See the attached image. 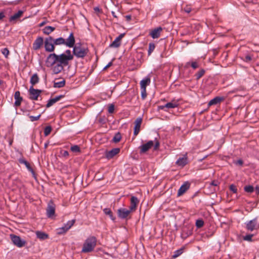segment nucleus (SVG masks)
I'll return each instance as SVG.
<instances>
[{
  "mask_svg": "<svg viewBox=\"0 0 259 259\" xmlns=\"http://www.w3.org/2000/svg\"><path fill=\"white\" fill-rule=\"evenodd\" d=\"M73 59V55L70 50H66L60 55L52 53L47 57L46 64L48 67H52L54 74L60 73L64 67L69 65V61Z\"/></svg>",
  "mask_w": 259,
  "mask_h": 259,
  "instance_id": "f257e3e1",
  "label": "nucleus"
},
{
  "mask_svg": "<svg viewBox=\"0 0 259 259\" xmlns=\"http://www.w3.org/2000/svg\"><path fill=\"white\" fill-rule=\"evenodd\" d=\"M97 245V239L95 236H90L84 241L81 250L82 253H89L93 251Z\"/></svg>",
  "mask_w": 259,
  "mask_h": 259,
  "instance_id": "f03ea898",
  "label": "nucleus"
},
{
  "mask_svg": "<svg viewBox=\"0 0 259 259\" xmlns=\"http://www.w3.org/2000/svg\"><path fill=\"white\" fill-rule=\"evenodd\" d=\"M73 48L72 54L78 58H83L89 51L87 47L82 46L80 43L76 44Z\"/></svg>",
  "mask_w": 259,
  "mask_h": 259,
  "instance_id": "7ed1b4c3",
  "label": "nucleus"
},
{
  "mask_svg": "<svg viewBox=\"0 0 259 259\" xmlns=\"http://www.w3.org/2000/svg\"><path fill=\"white\" fill-rule=\"evenodd\" d=\"M245 225V229L249 232L257 231L259 229V223L257 222V218L246 222Z\"/></svg>",
  "mask_w": 259,
  "mask_h": 259,
  "instance_id": "20e7f679",
  "label": "nucleus"
},
{
  "mask_svg": "<svg viewBox=\"0 0 259 259\" xmlns=\"http://www.w3.org/2000/svg\"><path fill=\"white\" fill-rule=\"evenodd\" d=\"M45 49L46 52H52L55 50L54 38L52 36L46 38L44 41Z\"/></svg>",
  "mask_w": 259,
  "mask_h": 259,
  "instance_id": "39448f33",
  "label": "nucleus"
},
{
  "mask_svg": "<svg viewBox=\"0 0 259 259\" xmlns=\"http://www.w3.org/2000/svg\"><path fill=\"white\" fill-rule=\"evenodd\" d=\"M75 222V220L68 221L64 226L57 229V233L58 234H63L66 232L74 225Z\"/></svg>",
  "mask_w": 259,
  "mask_h": 259,
  "instance_id": "423d86ee",
  "label": "nucleus"
},
{
  "mask_svg": "<svg viewBox=\"0 0 259 259\" xmlns=\"http://www.w3.org/2000/svg\"><path fill=\"white\" fill-rule=\"evenodd\" d=\"M55 204L53 201L51 200L48 203L46 209L47 215L49 218H53L55 213Z\"/></svg>",
  "mask_w": 259,
  "mask_h": 259,
  "instance_id": "0eeeda50",
  "label": "nucleus"
},
{
  "mask_svg": "<svg viewBox=\"0 0 259 259\" xmlns=\"http://www.w3.org/2000/svg\"><path fill=\"white\" fill-rule=\"evenodd\" d=\"M10 237L14 244L17 247H22L25 245L26 241L22 239L19 236L11 235Z\"/></svg>",
  "mask_w": 259,
  "mask_h": 259,
  "instance_id": "6e6552de",
  "label": "nucleus"
},
{
  "mask_svg": "<svg viewBox=\"0 0 259 259\" xmlns=\"http://www.w3.org/2000/svg\"><path fill=\"white\" fill-rule=\"evenodd\" d=\"M29 99L32 100H37L38 97L42 92V91L38 89H35L31 86L28 90Z\"/></svg>",
  "mask_w": 259,
  "mask_h": 259,
  "instance_id": "1a4fd4ad",
  "label": "nucleus"
},
{
  "mask_svg": "<svg viewBox=\"0 0 259 259\" xmlns=\"http://www.w3.org/2000/svg\"><path fill=\"white\" fill-rule=\"evenodd\" d=\"M131 212L132 211L130 209H127L124 208H119L117 209V213L118 218L121 219H125Z\"/></svg>",
  "mask_w": 259,
  "mask_h": 259,
  "instance_id": "9d476101",
  "label": "nucleus"
},
{
  "mask_svg": "<svg viewBox=\"0 0 259 259\" xmlns=\"http://www.w3.org/2000/svg\"><path fill=\"white\" fill-rule=\"evenodd\" d=\"M154 145V142L153 141H149L145 144L141 145L139 147L140 154L146 153Z\"/></svg>",
  "mask_w": 259,
  "mask_h": 259,
  "instance_id": "9b49d317",
  "label": "nucleus"
},
{
  "mask_svg": "<svg viewBox=\"0 0 259 259\" xmlns=\"http://www.w3.org/2000/svg\"><path fill=\"white\" fill-rule=\"evenodd\" d=\"M44 42V38L41 36L37 37L32 44L33 49L35 51L38 50L42 47Z\"/></svg>",
  "mask_w": 259,
  "mask_h": 259,
  "instance_id": "f8f14e48",
  "label": "nucleus"
},
{
  "mask_svg": "<svg viewBox=\"0 0 259 259\" xmlns=\"http://www.w3.org/2000/svg\"><path fill=\"white\" fill-rule=\"evenodd\" d=\"M75 40L73 33L71 32L66 40L65 39V45L68 47L72 48L75 45Z\"/></svg>",
  "mask_w": 259,
  "mask_h": 259,
  "instance_id": "ddd939ff",
  "label": "nucleus"
},
{
  "mask_svg": "<svg viewBox=\"0 0 259 259\" xmlns=\"http://www.w3.org/2000/svg\"><path fill=\"white\" fill-rule=\"evenodd\" d=\"M124 35V33H121L119 35H118L115 40L109 45L110 48H117L121 45V40L123 38Z\"/></svg>",
  "mask_w": 259,
  "mask_h": 259,
  "instance_id": "4468645a",
  "label": "nucleus"
},
{
  "mask_svg": "<svg viewBox=\"0 0 259 259\" xmlns=\"http://www.w3.org/2000/svg\"><path fill=\"white\" fill-rule=\"evenodd\" d=\"M188 162L187 154H185L183 157H179L176 162V164L180 167H184Z\"/></svg>",
  "mask_w": 259,
  "mask_h": 259,
  "instance_id": "2eb2a0df",
  "label": "nucleus"
},
{
  "mask_svg": "<svg viewBox=\"0 0 259 259\" xmlns=\"http://www.w3.org/2000/svg\"><path fill=\"white\" fill-rule=\"evenodd\" d=\"M190 184L188 182H185L180 187L178 191V196H180L183 195L190 188Z\"/></svg>",
  "mask_w": 259,
  "mask_h": 259,
  "instance_id": "dca6fc26",
  "label": "nucleus"
},
{
  "mask_svg": "<svg viewBox=\"0 0 259 259\" xmlns=\"http://www.w3.org/2000/svg\"><path fill=\"white\" fill-rule=\"evenodd\" d=\"M119 152L120 149L119 148H113L110 151H106L105 153V156L106 158L110 159L118 154Z\"/></svg>",
  "mask_w": 259,
  "mask_h": 259,
  "instance_id": "f3484780",
  "label": "nucleus"
},
{
  "mask_svg": "<svg viewBox=\"0 0 259 259\" xmlns=\"http://www.w3.org/2000/svg\"><path fill=\"white\" fill-rule=\"evenodd\" d=\"M139 202V201L137 197L134 196H132L131 198V205L129 209L132 211L136 210Z\"/></svg>",
  "mask_w": 259,
  "mask_h": 259,
  "instance_id": "a211bd4d",
  "label": "nucleus"
},
{
  "mask_svg": "<svg viewBox=\"0 0 259 259\" xmlns=\"http://www.w3.org/2000/svg\"><path fill=\"white\" fill-rule=\"evenodd\" d=\"M142 122V118L141 117H138L136 119V120L135 121V125L134 127V134L135 136H137L139 134V133L140 131V127H141Z\"/></svg>",
  "mask_w": 259,
  "mask_h": 259,
  "instance_id": "6ab92c4d",
  "label": "nucleus"
},
{
  "mask_svg": "<svg viewBox=\"0 0 259 259\" xmlns=\"http://www.w3.org/2000/svg\"><path fill=\"white\" fill-rule=\"evenodd\" d=\"M192 234V228L187 226H184L182 229V232L181 234L182 237L187 238Z\"/></svg>",
  "mask_w": 259,
  "mask_h": 259,
  "instance_id": "aec40b11",
  "label": "nucleus"
},
{
  "mask_svg": "<svg viewBox=\"0 0 259 259\" xmlns=\"http://www.w3.org/2000/svg\"><path fill=\"white\" fill-rule=\"evenodd\" d=\"M162 30V28L161 27H157L150 32V35L154 39L157 38L160 36Z\"/></svg>",
  "mask_w": 259,
  "mask_h": 259,
  "instance_id": "412c9836",
  "label": "nucleus"
},
{
  "mask_svg": "<svg viewBox=\"0 0 259 259\" xmlns=\"http://www.w3.org/2000/svg\"><path fill=\"white\" fill-rule=\"evenodd\" d=\"M64 95H59L55 97L54 98L50 99L48 100L47 104H46V107L49 108L57 102L59 101L61 99L64 97Z\"/></svg>",
  "mask_w": 259,
  "mask_h": 259,
  "instance_id": "4be33fe9",
  "label": "nucleus"
},
{
  "mask_svg": "<svg viewBox=\"0 0 259 259\" xmlns=\"http://www.w3.org/2000/svg\"><path fill=\"white\" fill-rule=\"evenodd\" d=\"M14 99L15 100L14 105L16 107H19L20 106L21 103L23 100V98L20 96V93L19 91H16L14 94Z\"/></svg>",
  "mask_w": 259,
  "mask_h": 259,
  "instance_id": "5701e85b",
  "label": "nucleus"
},
{
  "mask_svg": "<svg viewBox=\"0 0 259 259\" xmlns=\"http://www.w3.org/2000/svg\"><path fill=\"white\" fill-rule=\"evenodd\" d=\"M18 161L20 163L24 164L28 170L31 172L33 176H35V172L28 162H27L25 159L23 158H19Z\"/></svg>",
  "mask_w": 259,
  "mask_h": 259,
  "instance_id": "b1692460",
  "label": "nucleus"
},
{
  "mask_svg": "<svg viewBox=\"0 0 259 259\" xmlns=\"http://www.w3.org/2000/svg\"><path fill=\"white\" fill-rule=\"evenodd\" d=\"M224 100V98L223 97H215L213 99H211L208 103V106L217 105L220 103L221 101Z\"/></svg>",
  "mask_w": 259,
  "mask_h": 259,
  "instance_id": "393cba45",
  "label": "nucleus"
},
{
  "mask_svg": "<svg viewBox=\"0 0 259 259\" xmlns=\"http://www.w3.org/2000/svg\"><path fill=\"white\" fill-rule=\"evenodd\" d=\"M178 103L177 102H171L167 103L166 104L163 106H160L159 107L160 109H164L165 108H175L178 106Z\"/></svg>",
  "mask_w": 259,
  "mask_h": 259,
  "instance_id": "a878e982",
  "label": "nucleus"
},
{
  "mask_svg": "<svg viewBox=\"0 0 259 259\" xmlns=\"http://www.w3.org/2000/svg\"><path fill=\"white\" fill-rule=\"evenodd\" d=\"M150 83V78L149 77H146L140 81L141 89H146L147 85Z\"/></svg>",
  "mask_w": 259,
  "mask_h": 259,
  "instance_id": "bb28decb",
  "label": "nucleus"
},
{
  "mask_svg": "<svg viewBox=\"0 0 259 259\" xmlns=\"http://www.w3.org/2000/svg\"><path fill=\"white\" fill-rule=\"evenodd\" d=\"M39 77L37 73L33 74L30 78V83L31 84V86H33L35 84L39 82Z\"/></svg>",
  "mask_w": 259,
  "mask_h": 259,
  "instance_id": "cd10ccee",
  "label": "nucleus"
},
{
  "mask_svg": "<svg viewBox=\"0 0 259 259\" xmlns=\"http://www.w3.org/2000/svg\"><path fill=\"white\" fill-rule=\"evenodd\" d=\"M55 28L51 26H47L44 27L42 29L43 33L45 34L49 35L53 31H54Z\"/></svg>",
  "mask_w": 259,
  "mask_h": 259,
  "instance_id": "c85d7f7f",
  "label": "nucleus"
},
{
  "mask_svg": "<svg viewBox=\"0 0 259 259\" xmlns=\"http://www.w3.org/2000/svg\"><path fill=\"white\" fill-rule=\"evenodd\" d=\"M36 235L37 238L40 240H45L48 238V234L43 232L37 231L36 232Z\"/></svg>",
  "mask_w": 259,
  "mask_h": 259,
  "instance_id": "c756f323",
  "label": "nucleus"
},
{
  "mask_svg": "<svg viewBox=\"0 0 259 259\" xmlns=\"http://www.w3.org/2000/svg\"><path fill=\"white\" fill-rule=\"evenodd\" d=\"M23 12L21 10H19L18 11V12L16 13H15V14H14L13 15L11 16L10 18V21H14L17 19H18L19 18H20L21 15H22Z\"/></svg>",
  "mask_w": 259,
  "mask_h": 259,
  "instance_id": "7c9ffc66",
  "label": "nucleus"
},
{
  "mask_svg": "<svg viewBox=\"0 0 259 259\" xmlns=\"http://www.w3.org/2000/svg\"><path fill=\"white\" fill-rule=\"evenodd\" d=\"M103 212L106 215H108L112 221H114L115 220V217L113 215V213L110 210V209L108 208H105L103 209Z\"/></svg>",
  "mask_w": 259,
  "mask_h": 259,
  "instance_id": "2f4dec72",
  "label": "nucleus"
},
{
  "mask_svg": "<svg viewBox=\"0 0 259 259\" xmlns=\"http://www.w3.org/2000/svg\"><path fill=\"white\" fill-rule=\"evenodd\" d=\"M54 43L55 45H65V39L62 37L57 38L56 39H54Z\"/></svg>",
  "mask_w": 259,
  "mask_h": 259,
  "instance_id": "473e14b6",
  "label": "nucleus"
},
{
  "mask_svg": "<svg viewBox=\"0 0 259 259\" xmlns=\"http://www.w3.org/2000/svg\"><path fill=\"white\" fill-rule=\"evenodd\" d=\"M65 85V80L64 79L59 82H54L53 87L55 88H61Z\"/></svg>",
  "mask_w": 259,
  "mask_h": 259,
  "instance_id": "72a5a7b5",
  "label": "nucleus"
},
{
  "mask_svg": "<svg viewBox=\"0 0 259 259\" xmlns=\"http://www.w3.org/2000/svg\"><path fill=\"white\" fill-rule=\"evenodd\" d=\"M155 48V45L153 42H150L149 44V48L148 50V55H151L152 52L154 50Z\"/></svg>",
  "mask_w": 259,
  "mask_h": 259,
  "instance_id": "f704fd0d",
  "label": "nucleus"
},
{
  "mask_svg": "<svg viewBox=\"0 0 259 259\" xmlns=\"http://www.w3.org/2000/svg\"><path fill=\"white\" fill-rule=\"evenodd\" d=\"M183 252V248H181L174 251L172 256V258H175L180 256Z\"/></svg>",
  "mask_w": 259,
  "mask_h": 259,
  "instance_id": "c9c22d12",
  "label": "nucleus"
},
{
  "mask_svg": "<svg viewBox=\"0 0 259 259\" xmlns=\"http://www.w3.org/2000/svg\"><path fill=\"white\" fill-rule=\"evenodd\" d=\"M121 139V134L119 132H118L115 134L114 136L113 137V138L112 139V141L114 143H117L120 141Z\"/></svg>",
  "mask_w": 259,
  "mask_h": 259,
  "instance_id": "e433bc0d",
  "label": "nucleus"
},
{
  "mask_svg": "<svg viewBox=\"0 0 259 259\" xmlns=\"http://www.w3.org/2000/svg\"><path fill=\"white\" fill-rule=\"evenodd\" d=\"M191 65V66L194 69H196L198 67V63L196 62H192L191 63L188 62L185 65V67L187 68Z\"/></svg>",
  "mask_w": 259,
  "mask_h": 259,
  "instance_id": "4c0bfd02",
  "label": "nucleus"
},
{
  "mask_svg": "<svg viewBox=\"0 0 259 259\" xmlns=\"http://www.w3.org/2000/svg\"><path fill=\"white\" fill-rule=\"evenodd\" d=\"M244 190L246 192L251 193L254 191V187L251 185L245 186L244 187Z\"/></svg>",
  "mask_w": 259,
  "mask_h": 259,
  "instance_id": "58836bf2",
  "label": "nucleus"
},
{
  "mask_svg": "<svg viewBox=\"0 0 259 259\" xmlns=\"http://www.w3.org/2000/svg\"><path fill=\"white\" fill-rule=\"evenodd\" d=\"M70 150L73 152H80V147L78 145H73L71 147Z\"/></svg>",
  "mask_w": 259,
  "mask_h": 259,
  "instance_id": "ea45409f",
  "label": "nucleus"
},
{
  "mask_svg": "<svg viewBox=\"0 0 259 259\" xmlns=\"http://www.w3.org/2000/svg\"><path fill=\"white\" fill-rule=\"evenodd\" d=\"M27 116H29L30 121L33 122V121L38 120L39 119V118L41 116V114H39L37 116H34L30 115L29 114H28Z\"/></svg>",
  "mask_w": 259,
  "mask_h": 259,
  "instance_id": "a19ab883",
  "label": "nucleus"
},
{
  "mask_svg": "<svg viewBox=\"0 0 259 259\" xmlns=\"http://www.w3.org/2000/svg\"><path fill=\"white\" fill-rule=\"evenodd\" d=\"M204 225V222L202 219L197 220L196 222V226L198 228H200Z\"/></svg>",
  "mask_w": 259,
  "mask_h": 259,
  "instance_id": "79ce46f5",
  "label": "nucleus"
},
{
  "mask_svg": "<svg viewBox=\"0 0 259 259\" xmlns=\"http://www.w3.org/2000/svg\"><path fill=\"white\" fill-rule=\"evenodd\" d=\"M52 131V127L51 126H47L44 129V135L45 136H48Z\"/></svg>",
  "mask_w": 259,
  "mask_h": 259,
  "instance_id": "37998d69",
  "label": "nucleus"
},
{
  "mask_svg": "<svg viewBox=\"0 0 259 259\" xmlns=\"http://www.w3.org/2000/svg\"><path fill=\"white\" fill-rule=\"evenodd\" d=\"M205 71L203 69L199 70L195 75L197 79L201 78L204 74Z\"/></svg>",
  "mask_w": 259,
  "mask_h": 259,
  "instance_id": "c03bdc74",
  "label": "nucleus"
},
{
  "mask_svg": "<svg viewBox=\"0 0 259 259\" xmlns=\"http://www.w3.org/2000/svg\"><path fill=\"white\" fill-rule=\"evenodd\" d=\"M253 234H247V235L243 236V239L245 241L251 242L252 240V237H253Z\"/></svg>",
  "mask_w": 259,
  "mask_h": 259,
  "instance_id": "a18cd8bd",
  "label": "nucleus"
},
{
  "mask_svg": "<svg viewBox=\"0 0 259 259\" xmlns=\"http://www.w3.org/2000/svg\"><path fill=\"white\" fill-rule=\"evenodd\" d=\"M2 53L6 58H8L9 54V51L7 48L3 49L2 50Z\"/></svg>",
  "mask_w": 259,
  "mask_h": 259,
  "instance_id": "49530a36",
  "label": "nucleus"
},
{
  "mask_svg": "<svg viewBox=\"0 0 259 259\" xmlns=\"http://www.w3.org/2000/svg\"><path fill=\"white\" fill-rule=\"evenodd\" d=\"M114 110V105L110 104L108 106V111L109 113H113Z\"/></svg>",
  "mask_w": 259,
  "mask_h": 259,
  "instance_id": "de8ad7c7",
  "label": "nucleus"
},
{
  "mask_svg": "<svg viewBox=\"0 0 259 259\" xmlns=\"http://www.w3.org/2000/svg\"><path fill=\"white\" fill-rule=\"evenodd\" d=\"M230 190L232 191L234 193H236L237 189L235 185L232 184L230 186Z\"/></svg>",
  "mask_w": 259,
  "mask_h": 259,
  "instance_id": "09e8293b",
  "label": "nucleus"
},
{
  "mask_svg": "<svg viewBox=\"0 0 259 259\" xmlns=\"http://www.w3.org/2000/svg\"><path fill=\"white\" fill-rule=\"evenodd\" d=\"M147 96L146 89H141V97L143 99H145Z\"/></svg>",
  "mask_w": 259,
  "mask_h": 259,
  "instance_id": "8fccbe9b",
  "label": "nucleus"
},
{
  "mask_svg": "<svg viewBox=\"0 0 259 259\" xmlns=\"http://www.w3.org/2000/svg\"><path fill=\"white\" fill-rule=\"evenodd\" d=\"M156 140V138H155ZM160 144L159 142L157 140H155V142H154V150L157 149L159 147Z\"/></svg>",
  "mask_w": 259,
  "mask_h": 259,
  "instance_id": "3c124183",
  "label": "nucleus"
},
{
  "mask_svg": "<svg viewBox=\"0 0 259 259\" xmlns=\"http://www.w3.org/2000/svg\"><path fill=\"white\" fill-rule=\"evenodd\" d=\"M220 183L218 181L214 180L211 182L210 185V186L217 187L219 185Z\"/></svg>",
  "mask_w": 259,
  "mask_h": 259,
  "instance_id": "603ef678",
  "label": "nucleus"
},
{
  "mask_svg": "<svg viewBox=\"0 0 259 259\" xmlns=\"http://www.w3.org/2000/svg\"><path fill=\"white\" fill-rule=\"evenodd\" d=\"M252 59L250 55H246L245 56L244 59H243V61L246 62H248L250 61Z\"/></svg>",
  "mask_w": 259,
  "mask_h": 259,
  "instance_id": "864d4df0",
  "label": "nucleus"
},
{
  "mask_svg": "<svg viewBox=\"0 0 259 259\" xmlns=\"http://www.w3.org/2000/svg\"><path fill=\"white\" fill-rule=\"evenodd\" d=\"M61 153L64 157H67L69 156V152L66 150H62Z\"/></svg>",
  "mask_w": 259,
  "mask_h": 259,
  "instance_id": "5fc2aeb1",
  "label": "nucleus"
},
{
  "mask_svg": "<svg viewBox=\"0 0 259 259\" xmlns=\"http://www.w3.org/2000/svg\"><path fill=\"white\" fill-rule=\"evenodd\" d=\"M235 163L236 164H238V165L241 166V165H242L243 162L241 159H239V160H237L236 161H235Z\"/></svg>",
  "mask_w": 259,
  "mask_h": 259,
  "instance_id": "6e6d98bb",
  "label": "nucleus"
},
{
  "mask_svg": "<svg viewBox=\"0 0 259 259\" xmlns=\"http://www.w3.org/2000/svg\"><path fill=\"white\" fill-rule=\"evenodd\" d=\"M184 11L188 14L191 11V9L190 8L187 7L184 9Z\"/></svg>",
  "mask_w": 259,
  "mask_h": 259,
  "instance_id": "4d7b16f0",
  "label": "nucleus"
},
{
  "mask_svg": "<svg viewBox=\"0 0 259 259\" xmlns=\"http://www.w3.org/2000/svg\"><path fill=\"white\" fill-rule=\"evenodd\" d=\"M255 192L257 195L259 194V186H256L255 188Z\"/></svg>",
  "mask_w": 259,
  "mask_h": 259,
  "instance_id": "13d9d810",
  "label": "nucleus"
},
{
  "mask_svg": "<svg viewBox=\"0 0 259 259\" xmlns=\"http://www.w3.org/2000/svg\"><path fill=\"white\" fill-rule=\"evenodd\" d=\"M5 17V15L3 12L0 13V20L3 19Z\"/></svg>",
  "mask_w": 259,
  "mask_h": 259,
  "instance_id": "bf43d9fd",
  "label": "nucleus"
},
{
  "mask_svg": "<svg viewBox=\"0 0 259 259\" xmlns=\"http://www.w3.org/2000/svg\"><path fill=\"white\" fill-rule=\"evenodd\" d=\"M112 64V63L111 62H109L104 68V69H106V68H107L108 67H110V66H111Z\"/></svg>",
  "mask_w": 259,
  "mask_h": 259,
  "instance_id": "052dcab7",
  "label": "nucleus"
},
{
  "mask_svg": "<svg viewBox=\"0 0 259 259\" xmlns=\"http://www.w3.org/2000/svg\"><path fill=\"white\" fill-rule=\"evenodd\" d=\"M125 18L127 21H130L131 19V15H126L125 16Z\"/></svg>",
  "mask_w": 259,
  "mask_h": 259,
  "instance_id": "680f3d73",
  "label": "nucleus"
},
{
  "mask_svg": "<svg viewBox=\"0 0 259 259\" xmlns=\"http://www.w3.org/2000/svg\"><path fill=\"white\" fill-rule=\"evenodd\" d=\"M111 13H112V16H113L114 17H115V18H116V17H117V16H116V14H115V13L114 12L112 11Z\"/></svg>",
  "mask_w": 259,
  "mask_h": 259,
  "instance_id": "e2e57ef3",
  "label": "nucleus"
},
{
  "mask_svg": "<svg viewBox=\"0 0 259 259\" xmlns=\"http://www.w3.org/2000/svg\"><path fill=\"white\" fill-rule=\"evenodd\" d=\"M95 11H100V9L98 7H96L94 8Z\"/></svg>",
  "mask_w": 259,
  "mask_h": 259,
  "instance_id": "0e129e2a",
  "label": "nucleus"
},
{
  "mask_svg": "<svg viewBox=\"0 0 259 259\" xmlns=\"http://www.w3.org/2000/svg\"><path fill=\"white\" fill-rule=\"evenodd\" d=\"M44 146H45V148H46L48 146V143H45Z\"/></svg>",
  "mask_w": 259,
  "mask_h": 259,
  "instance_id": "69168bd1",
  "label": "nucleus"
},
{
  "mask_svg": "<svg viewBox=\"0 0 259 259\" xmlns=\"http://www.w3.org/2000/svg\"><path fill=\"white\" fill-rule=\"evenodd\" d=\"M3 81L2 80H0V85L3 83Z\"/></svg>",
  "mask_w": 259,
  "mask_h": 259,
  "instance_id": "338daca9",
  "label": "nucleus"
},
{
  "mask_svg": "<svg viewBox=\"0 0 259 259\" xmlns=\"http://www.w3.org/2000/svg\"><path fill=\"white\" fill-rule=\"evenodd\" d=\"M44 22H42L40 24V26H41L44 25Z\"/></svg>",
  "mask_w": 259,
  "mask_h": 259,
  "instance_id": "774afa93",
  "label": "nucleus"
}]
</instances>
